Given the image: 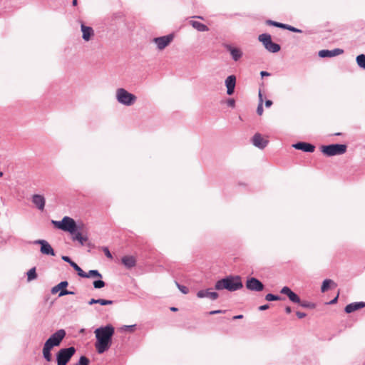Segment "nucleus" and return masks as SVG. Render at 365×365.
<instances>
[{
    "mask_svg": "<svg viewBox=\"0 0 365 365\" xmlns=\"http://www.w3.org/2000/svg\"><path fill=\"white\" fill-rule=\"evenodd\" d=\"M83 278L97 277L102 278V274L97 269H91L88 272H84Z\"/></svg>",
    "mask_w": 365,
    "mask_h": 365,
    "instance_id": "26",
    "label": "nucleus"
},
{
    "mask_svg": "<svg viewBox=\"0 0 365 365\" xmlns=\"http://www.w3.org/2000/svg\"><path fill=\"white\" fill-rule=\"evenodd\" d=\"M173 39L174 34H170L165 36L155 37L153 39V42L156 44L158 49L161 51L169 46Z\"/></svg>",
    "mask_w": 365,
    "mask_h": 365,
    "instance_id": "11",
    "label": "nucleus"
},
{
    "mask_svg": "<svg viewBox=\"0 0 365 365\" xmlns=\"http://www.w3.org/2000/svg\"><path fill=\"white\" fill-rule=\"evenodd\" d=\"M51 350H52V348L49 347L48 346H47L46 344H43V349H42V354H43V359L48 362H51L52 361Z\"/></svg>",
    "mask_w": 365,
    "mask_h": 365,
    "instance_id": "25",
    "label": "nucleus"
},
{
    "mask_svg": "<svg viewBox=\"0 0 365 365\" xmlns=\"http://www.w3.org/2000/svg\"><path fill=\"white\" fill-rule=\"evenodd\" d=\"M75 365H90V360L86 356H81Z\"/></svg>",
    "mask_w": 365,
    "mask_h": 365,
    "instance_id": "35",
    "label": "nucleus"
},
{
    "mask_svg": "<svg viewBox=\"0 0 365 365\" xmlns=\"http://www.w3.org/2000/svg\"><path fill=\"white\" fill-rule=\"evenodd\" d=\"M356 63L359 68L365 69V54H359L356 58Z\"/></svg>",
    "mask_w": 365,
    "mask_h": 365,
    "instance_id": "29",
    "label": "nucleus"
},
{
    "mask_svg": "<svg viewBox=\"0 0 365 365\" xmlns=\"http://www.w3.org/2000/svg\"><path fill=\"white\" fill-rule=\"evenodd\" d=\"M190 25H192V26L194 29H195L198 31L204 32V31H207L209 30V28L207 26H206L205 24L201 23L200 21L192 20L190 21Z\"/></svg>",
    "mask_w": 365,
    "mask_h": 365,
    "instance_id": "24",
    "label": "nucleus"
},
{
    "mask_svg": "<svg viewBox=\"0 0 365 365\" xmlns=\"http://www.w3.org/2000/svg\"><path fill=\"white\" fill-rule=\"evenodd\" d=\"M364 307H365V302H353L345 307L344 312L347 314H350Z\"/></svg>",
    "mask_w": 365,
    "mask_h": 365,
    "instance_id": "19",
    "label": "nucleus"
},
{
    "mask_svg": "<svg viewBox=\"0 0 365 365\" xmlns=\"http://www.w3.org/2000/svg\"><path fill=\"white\" fill-rule=\"evenodd\" d=\"M70 266L73 268V269L77 272L79 277H83L84 271L75 262H72V264Z\"/></svg>",
    "mask_w": 365,
    "mask_h": 365,
    "instance_id": "34",
    "label": "nucleus"
},
{
    "mask_svg": "<svg viewBox=\"0 0 365 365\" xmlns=\"http://www.w3.org/2000/svg\"><path fill=\"white\" fill-rule=\"evenodd\" d=\"M102 250L108 258L111 259L113 257L109 249L107 247H103Z\"/></svg>",
    "mask_w": 365,
    "mask_h": 365,
    "instance_id": "41",
    "label": "nucleus"
},
{
    "mask_svg": "<svg viewBox=\"0 0 365 365\" xmlns=\"http://www.w3.org/2000/svg\"><path fill=\"white\" fill-rule=\"evenodd\" d=\"M170 310L172 312H177L178 311V308H176L175 307H170Z\"/></svg>",
    "mask_w": 365,
    "mask_h": 365,
    "instance_id": "56",
    "label": "nucleus"
},
{
    "mask_svg": "<svg viewBox=\"0 0 365 365\" xmlns=\"http://www.w3.org/2000/svg\"><path fill=\"white\" fill-rule=\"evenodd\" d=\"M123 264L128 269L134 267L136 264V260L133 256L126 255L121 259Z\"/></svg>",
    "mask_w": 365,
    "mask_h": 365,
    "instance_id": "23",
    "label": "nucleus"
},
{
    "mask_svg": "<svg viewBox=\"0 0 365 365\" xmlns=\"http://www.w3.org/2000/svg\"><path fill=\"white\" fill-rule=\"evenodd\" d=\"M264 299L265 300L269 302L279 301L283 299L279 295L274 294L272 293H268L267 294H266Z\"/></svg>",
    "mask_w": 365,
    "mask_h": 365,
    "instance_id": "30",
    "label": "nucleus"
},
{
    "mask_svg": "<svg viewBox=\"0 0 365 365\" xmlns=\"http://www.w3.org/2000/svg\"><path fill=\"white\" fill-rule=\"evenodd\" d=\"M225 84L227 88V94L232 96L236 86V76L235 75L228 76L225 79Z\"/></svg>",
    "mask_w": 365,
    "mask_h": 365,
    "instance_id": "15",
    "label": "nucleus"
},
{
    "mask_svg": "<svg viewBox=\"0 0 365 365\" xmlns=\"http://www.w3.org/2000/svg\"><path fill=\"white\" fill-rule=\"evenodd\" d=\"M334 284V282L331 279H324L323 281L322 287H321L322 292H326L330 288V286Z\"/></svg>",
    "mask_w": 365,
    "mask_h": 365,
    "instance_id": "27",
    "label": "nucleus"
},
{
    "mask_svg": "<svg viewBox=\"0 0 365 365\" xmlns=\"http://www.w3.org/2000/svg\"><path fill=\"white\" fill-rule=\"evenodd\" d=\"M299 304L303 308L314 309L316 307V304L314 303L308 301L301 300V303H299Z\"/></svg>",
    "mask_w": 365,
    "mask_h": 365,
    "instance_id": "32",
    "label": "nucleus"
},
{
    "mask_svg": "<svg viewBox=\"0 0 365 365\" xmlns=\"http://www.w3.org/2000/svg\"><path fill=\"white\" fill-rule=\"evenodd\" d=\"M135 324H133V325H125L123 327V329H124L125 331H130V332H132L135 330Z\"/></svg>",
    "mask_w": 365,
    "mask_h": 365,
    "instance_id": "42",
    "label": "nucleus"
},
{
    "mask_svg": "<svg viewBox=\"0 0 365 365\" xmlns=\"http://www.w3.org/2000/svg\"><path fill=\"white\" fill-rule=\"evenodd\" d=\"M51 223L58 230L73 234L78 227L76 222L68 216H65L61 220H51Z\"/></svg>",
    "mask_w": 365,
    "mask_h": 365,
    "instance_id": "3",
    "label": "nucleus"
},
{
    "mask_svg": "<svg viewBox=\"0 0 365 365\" xmlns=\"http://www.w3.org/2000/svg\"><path fill=\"white\" fill-rule=\"evenodd\" d=\"M81 29L83 34V39L86 41L91 40V37L94 35V31L93 28L81 24Z\"/></svg>",
    "mask_w": 365,
    "mask_h": 365,
    "instance_id": "21",
    "label": "nucleus"
},
{
    "mask_svg": "<svg viewBox=\"0 0 365 365\" xmlns=\"http://www.w3.org/2000/svg\"><path fill=\"white\" fill-rule=\"evenodd\" d=\"M344 50L341 48H334L333 50L323 49L319 51V56L320 58H331L338 55L342 54Z\"/></svg>",
    "mask_w": 365,
    "mask_h": 365,
    "instance_id": "17",
    "label": "nucleus"
},
{
    "mask_svg": "<svg viewBox=\"0 0 365 365\" xmlns=\"http://www.w3.org/2000/svg\"><path fill=\"white\" fill-rule=\"evenodd\" d=\"M61 259H62L64 262H66L68 263L70 265L72 264V262H73V260L71 259V257H69L68 256H65V255H63V256H62Z\"/></svg>",
    "mask_w": 365,
    "mask_h": 365,
    "instance_id": "45",
    "label": "nucleus"
},
{
    "mask_svg": "<svg viewBox=\"0 0 365 365\" xmlns=\"http://www.w3.org/2000/svg\"><path fill=\"white\" fill-rule=\"evenodd\" d=\"M66 335V332L63 329H58L49 336V338L45 341L44 344L52 349L55 346H58L65 338Z\"/></svg>",
    "mask_w": 365,
    "mask_h": 365,
    "instance_id": "8",
    "label": "nucleus"
},
{
    "mask_svg": "<svg viewBox=\"0 0 365 365\" xmlns=\"http://www.w3.org/2000/svg\"><path fill=\"white\" fill-rule=\"evenodd\" d=\"M176 283V285L178 287V288L179 289V290L183 293V294H187L189 292V289L186 287V286H184V285H182V284H180L178 282H175Z\"/></svg>",
    "mask_w": 365,
    "mask_h": 365,
    "instance_id": "39",
    "label": "nucleus"
},
{
    "mask_svg": "<svg viewBox=\"0 0 365 365\" xmlns=\"http://www.w3.org/2000/svg\"><path fill=\"white\" fill-rule=\"evenodd\" d=\"M32 202L40 210H43L46 203L45 197L38 194H34L32 196Z\"/></svg>",
    "mask_w": 365,
    "mask_h": 365,
    "instance_id": "20",
    "label": "nucleus"
},
{
    "mask_svg": "<svg viewBox=\"0 0 365 365\" xmlns=\"http://www.w3.org/2000/svg\"><path fill=\"white\" fill-rule=\"evenodd\" d=\"M242 318H243V315H242V314L236 315V316L233 317V319H242Z\"/></svg>",
    "mask_w": 365,
    "mask_h": 365,
    "instance_id": "55",
    "label": "nucleus"
},
{
    "mask_svg": "<svg viewBox=\"0 0 365 365\" xmlns=\"http://www.w3.org/2000/svg\"><path fill=\"white\" fill-rule=\"evenodd\" d=\"M68 286V282L67 281H61L60 283L51 288V292L53 294L58 292L59 297L65 295H74V292L66 289Z\"/></svg>",
    "mask_w": 365,
    "mask_h": 365,
    "instance_id": "10",
    "label": "nucleus"
},
{
    "mask_svg": "<svg viewBox=\"0 0 365 365\" xmlns=\"http://www.w3.org/2000/svg\"><path fill=\"white\" fill-rule=\"evenodd\" d=\"M198 298H209L211 300H215L219 297V294L217 292H212L211 288L206 289H200L197 292Z\"/></svg>",
    "mask_w": 365,
    "mask_h": 365,
    "instance_id": "14",
    "label": "nucleus"
},
{
    "mask_svg": "<svg viewBox=\"0 0 365 365\" xmlns=\"http://www.w3.org/2000/svg\"><path fill=\"white\" fill-rule=\"evenodd\" d=\"M78 4V0H73L72 4L73 6H76Z\"/></svg>",
    "mask_w": 365,
    "mask_h": 365,
    "instance_id": "57",
    "label": "nucleus"
},
{
    "mask_svg": "<svg viewBox=\"0 0 365 365\" xmlns=\"http://www.w3.org/2000/svg\"><path fill=\"white\" fill-rule=\"evenodd\" d=\"M93 285L95 289H101L105 287L106 283L101 279H97L93 281Z\"/></svg>",
    "mask_w": 365,
    "mask_h": 365,
    "instance_id": "36",
    "label": "nucleus"
},
{
    "mask_svg": "<svg viewBox=\"0 0 365 365\" xmlns=\"http://www.w3.org/2000/svg\"><path fill=\"white\" fill-rule=\"evenodd\" d=\"M346 145L339 143L322 145L320 147L321 152L328 157L342 155L346 153Z\"/></svg>",
    "mask_w": 365,
    "mask_h": 365,
    "instance_id": "6",
    "label": "nucleus"
},
{
    "mask_svg": "<svg viewBox=\"0 0 365 365\" xmlns=\"http://www.w3.org/2000/svg\"><path fill=\"white\" fill-rule=\"evenodd\" d=\"M252 143L255 147L264 149L267 145L268 140H264L260 133H257L252 138Z\"/></svg>",
    "mask_w": 365,
    "mask_h": 365,
    "instance_id": "18",
    "label": "nucleus"
},
{
    "mask_svg": "<svg viewBox=\"0 0 365 365\" xmlns=\"http://www.w3.org/2000/svg\"><path fill=\"white\" fill-rule=\"evenodd\" d=\"M94 304H98V299H91L90 301H88V304L89 305H93Z\"/></svg>",
    "mask_w": 365,
    "mask_h": 365,
    "instance_id": "52",
    "label": "nucleus"
},
{
    "mask_svg": "<svg viewBox=\"0 0 365 365\" xmlns=\"http://www.w3.org/2000/svg\"><path fill=\"white\" fill-rule=\"evenodd\" d=\"M272 101L271 100H266L264 102V105L266 108H269L272 105Z\"/></svg>",
    "mask_w": 365,
    "mask_h": 365,
    "instance_id": "49",
    "label": "nucleus"
},
{
    "mask_svg": "<svg viewBox=\"0 0 365 365\" xmlns=\"http://www.w3.org/2000/svg\"><path fill=\"white\" fill-rule=\"evenodd\" d=\"M76 352L74 346L60 349L56 354V362L57 365H67Z\"/></svg>",
    "mask_w": 365,
    "mask_h": 365,
    "instance_id": "4",
    "label": "nucleus"
},
{
    "mask_svg": "<svg viewBox=\"0 0 365 365\" xmlns=\"http://www.w3.org/2000/svg\"><path fill=\"white\" fill-rule=\"evenodd\" d=\"M285 312L287 314H290L292 312V308L289 306L286 307Z\"/></svg>",
    "mask_w": 365,
    "mask_h": 365,
    "instance_id": "54",
    "label": "nucleus"
},
{
    "mask_svg": "<svg viewBox=\"0 0 365 365\" xmlns=\"http://www.w3.org/2000/svg\"><path fill=\"white\" fill-rule=\"evenodd\" d=\"M334 135H341V133H335Z\"/></svg>",
    "mask_w": 365,
    "mask_h": 365,
    "instance_id": "58",
    "label": "nucleus"
},
{
    "mask_svg": "<svg viewBox=\"0 0 365 365\" xmlns=\"http://www.w3.org/2000/svg\"><path fill=\"white\" fill-rule=\"evenodd\" d=\"M292 292V290L287 286H284L283 287L281 290H280V293L282 294H285L287 295V297L289 296V294H290Z\"/></svg>",
    "mask_w": 365,
    "mask_h": 365,
    "instance_id": "40",
    "label": "nucleus"
},
{
    "mask_svg": "<svg viewBox=\"0 0 365 365\" xmlns=\"http://www.w3.org/2000/svg\"><path fill=\"white\" fill-rule=\"evenodd\" d=\"M284 29H287V30L294 32V33H302V31L301 29H299L294 27L289 24H285Z\"/></svg>",
    "mask_w": 365,
    "mask_h": 365,
    "instance_id": "37",
    "label": "nucleus"
},
{
    "mask_svg": "<svg viewBox=\"0 0 365 365\" xmlns=\"http://www.w3.org/2000/svg\"><path fill=\"white\" fill-rule=\"evenodd\" d=\"M262 103V104H263V96H262L261 91L259 90V103Z\"/></svg>",
    "mask_w": 365,
    "mask_h": 365,
    "instance_id": "51",
    "label": "nucleus"
},
{
    "mask_svg": "<svg viewBox=\"0 0 365 365\" xmlns=\"http://www.w3.org/2000/svg\"><path fill=\"white\" fill-rule=\"evenodd\" d=\"M246 288L250 291L262 292L264 289V284L256 277L247 278L245 283Z\"/></svg>",
    "mask_w": 365,
    "mask_h": 365,
    "instance_id": "12",
    "label": "nucleus"
},
{
    "mask_svg": "<svg viewBox=\"0 0 365 365\" xmlns=\"http://www.w3.org/2000/svg\"><path fill=\"white\" fill-rule=\"evenodd\" d=\"M264 109H263V104L258 103L257 108V113L259 115H262L263 113Z\"/></svg>",
    "mask_w": 365,
    "mask_h": 365,
    "instance_id": "43",
    "label": "nucleus"
},
{
    "mask_svg": "<svg viewBox=\"0 0 365 365\" xmlns=\"http://www.w3.org/2000/svg\"><path fill=\"white\" fill-rule=\"evenodd\" d=\"M224 47L230 52L233 61H237L242 58L243 53L239 48L233 47L230 44H225Z\"/></svg>",
    "mask_w": 365,
    "mask_h": 365,
    "instance_id": "16",
    "label": "nucleus"
},
{
    "mask_svg": "<svg viewBox=\"0 0 365 365\" xmlns=\"http://www.w3.org/2000/svg\"><path fill=\"white\" fill-rule=\"evenodd\" d=\"M296 315L297 316V317L299 319H302L307 316V314L304 312H297Z\"/></svg>",
    "mask_w": 365,
    "mask_h": 365,
    "instance_id": "48",
    "label": "nucleus"
},
{
    "mask_svg": "<svg viewBox=\"0 0 365 365\" xmlns=\"http://www.w3.org/2000/svg\"><path fill=\"white\" fill-rule=\"evenodd\" d=\"M34 245H40V252L46 256H56V252L50 243L46 240H36L33 242Z\"/></svg>",
    "mask_w": 365,
    "mask_h": 365,
    "instance_id": "9",
    "label": "nucleus"
},
{
    "mask_svg": "<svg viewBox=\"0 0 365 365\" xmlns=\"http://www.w3.org/2000/svg\"><path fill=\"white\" fill-rule=\"evenodd\" d=\"M3 176V173L0 171V177Z\"/></svg>",
    "mask_w": 365,
    "mask_h": 365,
    "instance_id": "59",
    "label": "nucleus"
},
{
    "mask_svg": "<svg viewBox=\"0 0 365 365\" xmlns=\"http://www.w3.org/2000/svg\"><path fill=\"white\" fill-rule=\"evenodd\" d=\"M289 299L293 302L298 304L301 303V299L297 294L292 291V292L288 296Z\"/></svg>",
    "mask_w": 365,
    "mask_h": 365,
    "instance_id": "31",
    "label": "nucleus"
},
{
    "mask_svg": "<svg viewBox=\"0 0 365 365\" xmlns=\"http://www.w3.org/2000/svg\"><path fill=\"white\" fill-rule=\"evenodd\" d=\"M258 40L262 43L265 49L270 53H277L281 49L280 45L273 42L272 36L269 34L264 33L259 35Z\"/></svg>",
    "mask_w": 365,
    "mask_h": 365,
    "instance_id": "7",
    "label": "nucleus"
},
{
    "mask_svg": "<svg viewBox=\"0 0 365 365\" xmlns=\"http://www.w3.org/2000/svg\"><path fill=\"white\" fill-rule=\"evenodd\" d=\"M260 76L263 78L264 76H269L270 73L267 71H262L260 72Z\"/></svg>",
    "mask_w": 365,
    "mask_h": 365,
    "instance_id": "50",
    "label": "nucleus"
},
{
    "mask_svg": "<svg viewBox=\"0 0 365 365\" xmlns=\"http://www.w3.org/2000/svg\"><path fill=\"white\" fill-rule=\"evenodd\" d=\"M266 24L267 25L273 26H275V27H277V28H280V29H284V27H285V24L277 22V21H272V20H267L266 21Z\"/></svg>",
    "mask_w": 365,
    "mask_h": 365,
    "instance_id": "33",
    "label": "nucleus"
},
{
    "mask_svg": "<svg viewBox=\"0 0 365 365\" xmlns=\"http://www.w3.org/2000/svg\"><path fill=\"white\" fill-rule=\"evenodd\" d=\"M243 287L241 277L238 275H228L219 279L215 284V289L220 291L226 289L229 292H235Z\"/></svg>",
    "mask_w": 365,
    "mask_h": 365,
    "instance_id": "2",
    "label": "nucleus"
},
{
    "mask_svg": "<svg viewBox=\"0 0 365 365\" xmlns=\"http://www.w3.org/2000/svg\"><path fill=\"white\" fill-rule=\"evenodd\" d=\"M224 312H225V310L217 309V310L210 311L207 313V314L214 315V314L224 313Z\"/></svg>",
    "mask_w": 365,
    "mask_h": 365,
    "instance_id": "46",
    "label": "nucleus"
},
{
    "mask_svg": "<svg viewBox=\"0 0 365 365\" xmlns=\"http://www.w3.org/2000/svg\"><path fill=\"white\" fill-rule=\"evenodd\" d=\"M80 227H78L76 228V231L73 234L71 235H72V240L73 241H78L81 245H83L84 243L88 240V237L86 236H83L80 232Z\"/></svg>",
    "mask_w": 365,
    "mask_h": 365,
    "instance_id": "22",
    "label": "nucleus"
},
{
    "mask_svg": "<svg viewBox=\"0 0 365 365\" xmlns=\"http://www.w3.org/2000/svg\"><path fill=\"white\" fill-rule=\"evenodd\" d=\"M293 148L297 150L306 153H313L315 150V146L309 143L299 141L292 145Z\"/></svg>",
    "mask_w": 365,
    "mask_h": 365,
    "instance_id": "13",
    "label": "nucleus"
},
{
    "mask_svg": "<svg viewBox=\"0 0 365 365\" xmlns=\"http://www.w3.org/2000/svg\"><path fill=\"white\" fill-rule=\"evenodd\" d=\"M115 98L117 101L125 106H130L133 105L137 97L135 95L128 92L126 89L120 88L116 90Z\"/></svg>",
    "mask_w": 365,
    "mask_h": 365,
    "instance_id": "5",
    "label": "nucleus"
},
{
    "mask_svg": "<svg viewBox=\"0 0 365 365\" xmlns=\"http://www.w3.org/2000/svg\"><path fill=\"white\" fill-rule=\"evenodd\" d=\"M338 297H339V295H337L336 297H334L333 299H331V300L329 302V304H334L336 303V302H337V300H338Z\"/></svg>",
    "mask_w": 365,
    "mask_h": 365,
    "instance_id": "53",
    "label": "nucleus"
},
{
    "mask_svg": "<svg viewBox=\"0 0 365 365\" xmlns=\"http://www.w3.org/2000/svg\"><path fill=\"white\" fill-rule=\"evenodd\" d=\"M94 334L96 339L95 342L96 351L98 354H102L107 351L112 345L115 328L112 324H108L96 329Z\"/></svg>",
    "mask_w": 365,
    "mask_h": 365,
    "instance_id": "1",
    "label": "nucleus"
},
{
    "mask_svg": "<svg viewBox=\"0 0 365 365\" xmlns=\"http://www.w3.org/2000/svg\"><path fill=\"white\" fill-rule=\"evenodd\" d=\"M98 304H100L103 306L110 305L113 304V301L104 299H98Z\"/></svg>",
    "mask_w": 365,
    "mask_h": 365,
    "instance_id": "38",
    "label": "nucleus"
},
{
    "mask_svg": "<svg viewBox=\"0 0 365 365\" xmlns=\"http://www.w3.org/2000/svg\"><path fill=\"white\" fill-rule=\"evenodd\" d=\"M269 308V305L268 304H263L259 307L258 309L259 311H265Z\"/></svg>",
    "mask_w": 365,
    "mask_h": 365,
    "instance_id": "47",
    "label": "nucleus"
},
{
    "mask_svg": "<svg viewBox=\"0 0 365 365\" xmlns=\"http://www.w3.org/2000/svg\"><path fill=\"white\" fill-rule=\"evenodd\" d=\"M227 104L229 107L234 108L235 106V101L233 98H229L227 101Z\"/></svg>",
    "mask_w": 365,
    "mask_h": 365,
    "instance_id": "44",
    "label": "nucleus"
},
{
    "mask_svg": "<svg viewBox=\"0 0 365 365\" xmlns=\"http://www.w3.org/2000/svg\"><path fill=\"white\" fill-rule=\"evenodd\" d=\"M26 274H27V281L28 282H31L32 280L36 279L38 277L36 267H32L31 269H30L27 272Z\"/></svg>",
    "mask_w": 365,
    "mask_h": 365,
    "instance_id": "28",
    "label": "nucleus"
}]
</instances>
